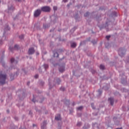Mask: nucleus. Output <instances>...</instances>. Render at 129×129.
Wrapping results in <instances>:
<instances>
[{"label":"nucleus","instance_id":"nucleus-35","mask_svg":"<svg viewBox=\"0 0 129 129\" xmlns=\"http://www.w3.org/2000/svg\"><path fill=\"white\" fill-rule=\"evenodd\" d=\"M69 6H70L69 5H68V7H69Z\"/></svg>","mask_w":129,"mask_h":129},{"label":"nucleus","instance_id":"nucleus-37","mask_svg":"<svg viewBox=\"0 0 129 129\" xmlns=\"http://www.w3.org/2000/svg\"><path fill=\"white\" fill-rule=\"evenodd\" d=\"M9 10H11V8H9Z\"/></svg>","mask_w":129,"mask_h":129},{"label":"nucleus","instance_id":"nucleus-23","mask_svg":"<svg viewBox=\"0 0 129 129\" xmlns=\"http://www.w3.org/2000/svg\"><path fill=\"white\" fill-rule=\"evenodd\" d=\"M11 28L9 27V26H7V28H5V30H10Z\"/></svg>","mask_w":129,"mask_h":129},{"label":"nucleus","instance_id":"nucleus-33","mask_svg":"<svg viewBox=\"0 0 129 129\" xmlns=\"http://www.w3.org/2000/svg\"><path fill=\"white\" fill-rule=\"evenodd\" d=\"M98 92H101V91H100V90H99Z\"/></svg>","mask_w":129,"mask_h":129},{"label":"nucleus","instance_id":"nucleus-18","mask_svg":"<svg viewBox=\"0 0 129 129\" xmlns=\"http://www.w3.org/2000/svg\"><path fill=\"white\" fill-rule=\"evenodd\" d=\"M89 15V13L87 12L86 14H84L85 17H87Z\"/></svg>","mask_w":129,"mask_h":129},{"label":"nucleus","instance_id":"nucleus-14","mask_svg":"<svg viewBox=\"0 0 129 129\" xmlns=\"http://www.w3.org/2000/svg\"><path fill=\"white\" fill-rule=\"evenodd\" d=\"M44 67L46 70V69H48V67H49V66L47 64H44Z\"/></svg>","mask_w":129,"mask_h":129},{"label":"nucleus","instance_id":"nucleus-21","mask_svg":"<svg viewBox=\"0 0 129 129\" xmlns=\"http://www.w3.org/2000/svg\"><path fill=\"white\" fill-rule=\"evenodd\" d=\"M53 10L54 11H57V7H55V6L53 7Z\"/></svg>","mask_w":129,"mask_h":129},{"label":"nucleus","instance_id":"nucleus-16","mask_svg":"<svg viewBox=\"0 0 129 129\" xmlns=\"http://www.w3.org/2000/svg\"><path fill=\"white\" fill-rule=\"evenodd\" d=\"M81 124H82V123H81V122H79L77 123L78 126H80V125H81Z\"/></svg>","mask_w":129,"mask_h":129},{"label":"nucleus","instance_id":"nucleus-22","mask_svg":"<svg viewBox=\"0 0 129 129\" xmlns=\"http://www.w3.org/2000/svg\"><path fill=\"white\" fill-rule=\"evenodd\" d=\"M35 78L37 79L39 77V75H36L35 76H34Z\"/></svg>","mask_w":129,"mask_h":129},{"label":"nucleus","instance_id":"nucleus-19","mask_svg":"<svg viewBox=\"0 0 129 129\" xmlns=\"http://www.w3.org/2000/svg\"><path fill=\"white\" fill-rule=\"evenodd\" d=\"M20 39H24V35H21L19 36Z\"/></svg>","mask_w":129,"mask_h":129},{"label":"nucleus","instance_id":"nucleus-5","mask_svg":"<svg viewBox=\"0 0 129 129\" xmlns=\"http://www.w3.org/2000/svg\"><path fill=\"white\" fill-rule=\"evenodd\" d=\"M18 48H19V45H15L14 46V48H12L11 47H10L9 50H10L11 51V52H13V51H14V50H17V49H18Z\"/></svg>","mask_w":129,"mask_h":129},{"label":"nucleus","instance_id":"nucleus-11","mask_svg":"<svg viewBox=\"0 0 129 129\" xmlns=\"http://www.w3.org/2000/svg\"><path fill=\"white\" fill-rule=\"evenodd\" d=\"M72 48H75L76 47V44L75 43H73L71 44Z\"/></svg>","mask_w":129,"mask_h":129},{"label":"nucleus","instance_id":"nucleus-39","mask_svg":"<svg viewBox=\"0 0 129 129\" xmlns=\"http://www.w3.org/2000/svg\"><path fill=\"white\" fill-rule=\"evenodd\" d=\"M1 1H0V4H1Z\"/></svg>","mask_w":129,"mask_h":129},{"label":"nucleus","instance_id":"nucleus-10","mask_svg":"<svg viewBox=\"0 0 129 129\" xmlns=\"http://www.w3.org/2000/svg\"><path fill=\"white\" fill-rule=\"evenodd\" d=\"M11 63H15V64H17V63H18V61H15V59L14 58H12L11 59Z\"/></svg>","mask_w":129,"mask_h":129},{"label":"nucleus","instance_id":"nucleus-9","mask_svg":"<svg viewBox=\"0 0 129 129\" xmlns=\"http://www.w3.org/2000/svg\"><path fill=\"white\" fill-rule=\"evenodd\" d=\"M121 50H122V48H120L119 50H118V54L120 55V56H122L123 55V53H121Z\"/></svg>","mask_w":129,"mask_h":129},{"label":"nucleus","instance_id":"nucleus-7","mask_svg":"<svg viewBox=\"0 0 129 129\" xmlns=\"http://www.w3.org/2000/svg\"><path fill=\"white\" fill-rule=\"evenodd\" d=\"M108 100L110 101L111 105H113V98H109Z\"/></svg>","mask_w":129,"mask_h":129},{"label":"nucleus","instance_id":"nucleus-24","mask_svg":"<svg viewBox=\"0 0 129 129\" xmlns=\"http://www.w3.org/2000/svg\"><path fill=\"white\" fill-rule=\"evenodd\" d=\"M43 124V125H46V121H44Z\"/></svg>","mask_w":129,"mask_h":129},{"label":"nucleus","instance_id":"nucleus-38","mask_svg":"<svg viewBox=\"0 0 129 129\" xmlns=\"http://www.w3.org/2000/svg\"><path fill=\"white\" fill-rule=\"evenodd\" d=\"M37 55H39V53H37Z\"/></svg>","mask_w":129,"mask_h":129},{"label":"nucleus","instance_id":"nucleus-32","mask_svg":"<svg viewBox=\"0 0 129 129\" xmlns=\"http://www.w3.org/2000/svg\"><path fill=\"white\" fill-rule=\"evenodd\" d=\"M33 126H36L35 124H33Z\"/></svg>","mask_w":129,"mask_h":129},{"label":"nucleus","instance_id":"nucleus-31","mask_svg":"<svg viewBox=\"0 0 129 129\" xmlns=\"http://www.w3.org/2000/svg\"><path fill=\"white\" fill-rule=\"evenodd\" d=\"M43 27L45 28V29H46V26H45V25H44Z\"/></svg>","mask_w":129,"mask_h":129},{"label":"nucleus","instance_id":"nucleus-17","mask_svg":"<svg viewBox=\"0 0 129 129\" xmlns=\"http://www.w3.org/2000/svg\"><path fill=\"white\" fill-rule=\"evenodd\" d=\"M60 90H61V91H64V90H65V88L64 87H61L60 88Z\"/></svg>","mask_w":129,"mask_h":129},{"label":"nucleus","instance_id":"nucleus-15","mask_svg":"<svg viewBox=\"0 0 129 129\" xmlns=\"http://www.w3.org/2000/svg\"><path fill=\"white\" fill-rule=\"evenodd\" d=\"M83 109V106H80L77 108L78 110H82Z\"/></svg>","mask_w":129,"mask_h":129},{"label":"nucleus","instance_id":"nucleus-12","mask_svg":"<svg viewBox=\"0 0 129 129\" xmlns=\"http://www.w3.org/2000/svg\"><path fill=\"white\" fill-rule=\"evenodd\" d=\"M54 57H59V54H58V52H55L53 54Z\"/></svg>","mask_w":129,"mask_h":129},{"label":"nucleus","instance_id":"nucleus-4","mask_svg":"<svg viewBox=\"0 0 129 129\" xmlns=\"http://www.w3.org/2000/svg\"><path fill=\"white\" fill-rule=\"evenodd\" d=\"M35 53V49L34 48H30L28 50V53L29 55H32Z\"/></svg>","mask_w":129,"mask_h":129},{"label":"nucleus","instance_id":"nucleus-3","mask_svg":"<svg viewBox=\"0 0 129 129\" xmlns=\"http://www.w3.org/2000/svg\"><path fill=\"white\" fill-rule=\"evenodd\" d=\"M41 11L40 9H37L36 11H35L34 16L35 18L39 17L40 15H41Z\"/></svg>","mask_w":129,"mask_h":129},{"label":"nucleus","instance_id":"nucleus-6","mask_svg":"<svg viewBox=\"0 0 129 129\" xmlns=\"http://www.w3.org/2000/svg\"><path fill=\"white\" fill-rule=\"evenodd\" d=\"M59 72H64V71H65V67L62 66V67H60L59 68Z\"/></svg>","mask_w":129,"mask_h":129},{"label":"nucleus","instance_id":"nucleus-30","mask_svg":"<svg viewBox=\"0 0 129 129\" xmlns=\"http://www.w3.org/2000/svg\"><path fill=\"white\" fill-rule=\"evenodd\" d=\"M41 128H44V126L41 125Z\"/></svg>","mask_w":129,"mask_h":129},{"label":"nucleus","instance_id":"nucleus-29","mask_svg":"<svg viewBox=\"0 0 129 129\" xmlns=\"http://www.w3.org/2000/svg\"><path fill=\"white\" fill-rule=\"evenodd\" d=\"M16 2H21V0H16Z\"/></svg>","mask_w":129,"mask_h":129},{"label":"nucleus","instance_id":"nucleus-28","mask_svg":"<svg viewBox=\"0 0 129 129\" xmlns=\"http://www.w3.org/2000/svg\"><path fill=\"white\" fill-rule=\"evenodd\" d=\"M27 85H30V82L27 83Z\"/></svg>","mask_w":129,"mask_h":129},{"label":"nucleus","instance_id":"nucleus-27","mask_svg":"<svg viewBox=\"0 0 129 129\" xmlns=\"http://www.w3.org/2000/svg\"><path fill=\"white\" fill-rule=\"evenodd\" d=\"M32 101H33V102H35V100H34V99H32Z\"/></svg>","mask_w":129,"mask_h":129},{"label":"nucleus","instance_id":"nucleus-20","mask_svg":"<svg viewBox=\"0 0 129 129\" xmlns=\"http://www.w3.org/2000/svg\"><path fill=\"white\" fill-rule=\"evenodd\" d=\"M106 38L107 40H109V38H110V35L106 36Z\"/></svg>","mask_w":129,"mask_h":129},{"label":"nucleus","instance_id":"nucleus-2","mask_svg":"<svg viewBox=\"0 0 129 129\" xmlns=\"http://www.w3.org/2000/svg\"><path fill=\"white\" fill-rule=\"evenodd\" d=\"M41 10L42 12H44L45 13H48L51 11V8L48 6H44L41 8Z\"/></svg>","mask_w":129,"mask_h":129},{"label":"nucleus","instance_id":"nucleus-34","mask_svg":"<svg viewBox=\"0 0 129 129\" xmlns=\"http://www.w3.org/2000/svg\"><path fill=\"white\" fill-rule=\"evenodd\" d=\"M7 112H10V111H9V110H7Z\"/></svg>","mask_w":129,"mask_h":129},{"label":"nucleus","instance_id":"nucleus-1","mask_svg":"<svg viewBox=\"0 0 129 129\" xmlns=\"http://www.w3.org/2000/svg\"><path fill=\"white\" fill-rule=\"evenodd\" d=\"M6 79H7V75L3 74V72H0V83L2 85L6 83Z\"/></svg>","mask_w":129,"mask_h":129},{"label":"nucleus","instance_id":"nucleus-26","mask_svg":"<svg viewBox=\"0 0 129 129\" xmlns=\"http://www.w3.org/2000/svg\"><path fill=\"white\" fill-rule=\"evenodd\" d=\"M92 107L93 109H94V108L93 107V104H91Z\"/></svg>","mask_w":129,"mask_h":129},{"label":"nucleus","instance_id":"nucleus-8","mask_svg":"<svg viewBox=\"0 0 129 129\" xmlns=\"http://www.w3.org/2000/svg\"><path fill=\"white\" fill-rule=\"evenodd\" d=\"M55 119H56V120H60V119H61V116L60 114L57 115L55 117Z\"/></svg>","mask_w":129,"mask_h":129},{"label":"nucleus","instance_id":"nucleus-36","mask_svg":"<svg viewBox=\"0 0 129 129\" xmlns=\"http://www.w3.org/2000/svg\"><path fill=\"white\" fill-rule=\"evenodd\" d=\"M37 1H39V2H40L41 0H37Z\"/></svg>","mask_w":129,"mask_h":129},{"label":"nucleus","instance_id":"nucleus-13","mask_svg":"<svg viewBox=\"0 0 129 129\" xmlns=\"http://www.w3.org/2000/svg\"><path fill=\"white\" fill-rule=\"evenodd\" d=\"M100 69L101 70H103L104 69V66L102 65V64H101L100 66Z\"/></svg>","mask_w":129,"mask_h":129},{"label":"nucleus","instance_id":"nucleus-25","mask_svg":"<svg viewBox=\"0 0 129 129\" xmlns=\"http://www.w3.org/2000/svg\"><path fill=\"white\" fill-rule=\"evenodd\" d=\"M67 0H63V3H67Z\"/></svg>","mask_w":129,"mask_h":129}]
</instances>
